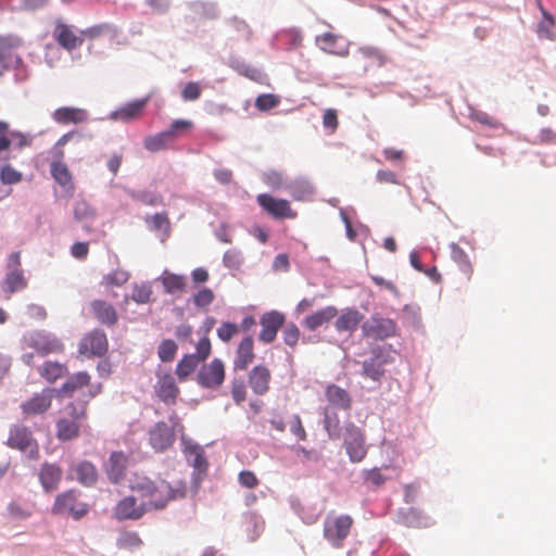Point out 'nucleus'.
Wrapping results in <instances>:
<instances>
[{"label":"nucleus","mask_w":556,"mask_h":556,"mask_svg":"<svg viewBox=\"0 0 556 556\" xmlns=\"http://www.w3.org/2000/svg\"><path fill=\"white\" fill-rule=\"evenodd\" d=\"M130 490L138 495L149 511L162 510L170 502L181 500L187 494L182 481L170 484L164 479L153 480L143 473H134L129 480Z\"/></svg>","instance_id":"obj_1"},{"label":"nucleus","mask_w":556,"mask_h":556,"mask_svg":"<svg viewBox=\"0 0 556 556\" xmlns=\"http://www.w3.org/2000/svg\"><path fill=\"white\" fill-rule=\"evenodd\" d=\"M88 419L87 402H71L55 422V435L60 441H72L80 435V428Z\"/></svg>","instance_id":"obj_2"},{"label":"nucleus","mask_w":556,"mask_h":556,"mask_svg":"<svg viewBox=\"0 0 556 556\" xmlns=\"http://www.w3.org/2000/svg\"><path fill=\"white\" fill-rule=\"evenodd\" d=\"M23 39L17 35L0 36V63L3 68H18L17 79L26 80L29 76L22 58L16 53L23 46Z\"/></svg>","instance_id":"obj_3"},{"label":"nucleus","mask_w":556,"mask_h":556,"mask_svg":"<svg viewBox=\"0 0 556 556\" xmlns=\"http://www.w3.org/2000/svg\"><path fill=\"white\" fill-rule=\"evenodd\" d=\"M51 510L54 515L71 516L78 520L88 513V505L79 501L77 491L68 490L55 497Z\"/></svg>","instance_id":"obj_4"},{"label":"nucleus","mask_w":556,"mask_h":556,"mask_svg":"<svg viewBox=\"0 0 556 556\" xmlns=\"http://www.w3.org/2000/svg\"><path fill=\"white\" fill-rule=\"evenodd\" d=\"M352 526L353 519L349 515H329L324 522V538L334 548H340L343 546V542L348 538Z\"/></svg>","instance_id":"obj_5"},{"label":"nucleus","mask_w":556,"mask_h":556,"mask_svg":"<svg viewBox=\"0 0 556 556\" xmlns=\"http://www.w3.org/2000/svg\"><path fill=\"white\" fill-rule=\"evenodd\" d=\"M7 445L21 452L28 451L35 458L39 455L37 441L34 439L31 431L23 425H13L10 428Z\"/></svg>","instance_id":"obj_6"},{"label":"nucleus","mask_w":556,"mask_h":556,"mask_svg":"<svg viewBox=\"0 0 556 556\" xmlns=\"http://www.w3.org/2000/svg\"><path fill=\"white\" fill-rule=\"evenodd\" d=\"M23 341L26 346L35 350L39 355L58 354L63 352L62 342L48 333L34 331L24 336Z\"/></svg>","instance_id":"obj_7"},{"label":"nucleus","mask_w":556,"mask_h":556,"mask_svg":"<svg viewBox=\"0 0 556 556\" xmlns=\"http://www.w3.org/2000/svg\"><path fill=\"white\" fill-rule=\"evenodd\" d=\"M225 376L224 363L219 358H214L200 368L197 375V382L202 388L216 390L224 383Z\"/></svg>","instance_id":"obj_8"},{"label":"nucleus","mask_w":556,"mask_h":556,"mask_svg":"<svg viewBox=\"0 0 556 556\" xmlns=\"http://www.w3.org/2000/svg\"><path fill=\"white\" fill-rule=\"evenodd\" d=\"M256 201L258 205L273 218L276 219H293L298 213L292 210L290 202L285 199H277L268 193H261Z\"/></svg>","instance_id":"obj_9"},{"label":"nucleus","mask_w":556,"mask_h":556,"mask_svg":"<svg viewBox=\"0 0 556 556\" xmlns=\"http://www.w3.org/2000/svg\"><path fill=\"white\" fill-rule=\"evenodd\" d=\"M344 446L353 463L362 462L367 455L364 433L354 424H349L345 428Z\"/></svg>","instance_id":"obj_10"},{"label":"nucleus","mask_w":556,"mask_h":556,"mask_svg":"<svg viewBox=\"0 0 556 556\" xmlns=\"http://www.w3.org/2000/svg\"><path fill=\"white\" fill-rule=\"evenodd\" d=\"M362 329L364 336L376 340H383L395 336L397 327L393 319L375 315L363 324Z\"/></svg>","instance_id":"obj_11"},{"label":"nucleus","mask_w":556,"mask_h":556,"mask_svg":"<svg viewBox=\"0 0 556 556\" xmlns=\"http://www.w3.org/2000/svg\"><path fill=\"white\" fill-rule=\"evenodd\" d=\"M108 348L109 342L105 332L94 329L80 340L78 352L88 357L103 356L108 352Z\"/></svg>","instance_id":"obj_12"},{"label":"nucleus","mask_w":556,"mask_h":556,"mask_svg":"<svg viewBox=\"0 0 556 556\" xmlns=\"http://www.w3.org/2000/svg\"><path fill=\"white\" fill-rule=\"evenodd\" d=\"M149 510L138 497L134 495L122 498L114 508V516L118 520H138Z\"/></svg>","instance_id":"obj_13"},{"label":"nucleus","mask_w":556,"mask_h":556,"mask_svg":"<svg viewBox=\"0 0 556 556\" xmlns=\"http://www.w3.org/2000/svg\"><path fill=\"white\" fill-rule=\"evenodd\" d=\"M149 442L155 452H164L175 442V432L165 421L156 422L149 431Z\"/></svg>","instance_id":"obj_14"},{"label":"nucleus","mask_w":556,"mask_h":556,"mask_svg":"<svg viewBox=\"0 0 556 556\" xmlns=\"http://www.w3.org/2000/svg\"><path fill=\"white\" fill-rule=\"evenodd\" d=\"M55 156L56 159L51 163V175L54 180L64 188L66 195L71 198L75 192V185L73 182L72 173L63 162L64 151H58Z\"/></svg>","instance_id":"obj_15"},{"label":"nucleus","mask_w":556,"mask_h":556,"mask_svg":"<svg viewBox=\"0 0 556 556\" xmlns=\"http://www.w3.org/2000/svg\"><path fill=\"white\" fill-rule=\"evenodd\" d=\"M54 389H43L40 393L34 394L29 400L22 403L21 408L25 416L41 415L46 413L52 404Z\"/></svg>","instance_id":"obj_16"},{"label":"nucleus","mask_w":556,"mask_h":556,"mask_svg":"<svg viewBox=\"0 0 556 556\" xmlns=\"http://www.w3.org/2000/svg\"><path fill=\"white\" fill-rule=\"evenodd\" d=\"M156 396L168 405H174L180 393L178 386L176 384L175 378L172 374H159L157 380L154 386Z\"/></svg>","instance_id":"obj_17"},{"label":"nucleus","mask_w":556,"mask_h":556,"mask_svg":"<svg viewBox=\"0 0 556 556\" xmlns=\"http://www.w3.org/2000/svg\"><path fill=\"white\" fill-rule=\"evenodd\" d=\"M261 332L258 336L260 341L270 343L276 339L278 330L285 324V315L277 311L265 313L260 320Z\"/></svg>","instance_id":"obj_18"},{"label":"nucleus","mask_w":556,"mask_h":556,"mask_svg":"<svg viewBox=\"0 0 556 556\" xmlns=\"http://www.w3.org/2000/svg\"><path fill=\"white\" fill-rule=\"evenodd\" d=\"M128 460V455L122 451L111 453L105 465V472L111 482L118 483L125 478Z\"/></svg>","instance_id":"obj_19"},{"label":"nucleus","mask_w":556,"mask_h":556,"mask_svg":"<svg viewBox=\"0 0 556 556\" xmlns=\"http://www.w3.org/2000/svg\"><path fill=\"white\" fill-rule=\"evenodd\" d=\"M53 38L64 49L71 51L80 47L84 42V38L74 33L71 26L56 22L53 29Z\"/></svg>","instance_id":"obj_20"},{"label":"nucleus","mask_w":556,"mask_h":556,"mask_svg":"<svg viewBox=\"0 0 556 556\" xmlns=\"http://www.w3.org/2000/svg\"><path fill=\"white\" fill-rule=\"evenodd\" d=\"M249 384L257 395H264L269 390L271 374L267 366L256 365L249 372Z\"/></svg>","instance_id":"obj_21"},{"label":"nucleus","mask_w":556,"mask_h":556,"mask_svg":"<svg viewBox=\"0 0 556 556\" xmlns=\"http://www.w3.org/2000/svg\"><path fill=\"white\" fill-rule=\"evenodd\" d=\"M90 311L94 318L104 326L111 327L117 324L118 315L116 308L104 300L91 301Z\"/></svg>","instance_id":"obj_22"},{"label":"nucleus","mask_w":556,"mask_h":556,"mask_svg":"<svg viewBox=\"0 0 556 556\" xmlns=\"http://www.w3.org/2000/svg\"><path fill=\"white\" fill-rule=\"evenodd\" d=\"M52 118L61 125L81 124L88 121L89 114L85 109L61 106L52 113Z\"/></svg>","instance_id":"obj_23"},{"label":"nucleus","mask_w":556,"mask_h":556,"mask_svg":"<svg viewBox=\"0 0 556 556\" xmlns=\"http://www.w3.org/2000/svg\"><path fill=\"white\" fill-rule=\"evenodd\" d=\"M253 345V339L250 336L244 337L240 341L236 350V356L233 359V370H245L249 367V365L253 362V359L255 358Z\"/></svg>","instance_id":"obj_24"},{"label":"nucleus","mask_w":556,"mask_h":556,"mask_svg":"<svg viewBox=\"0 0 556 556\" xmlns=\"http://www.w3.org/2000/svg\"><path fill=\"white\" fill-rule=\"evenodd\" d=\"M62 469L55 464L45 463L39 471V481L46 492H52L59 488L62 480Z\"/></svg>","instance_id":"obj_25"},{"label":"nucleus","mask_w":556,"mask_h":556,"mask_svg":"<svg viewBox=\"0 0 556 556\" xmlns=\"http://www.w3.org/2000/svg\"><path fill=\"white\" fill-rule=\"evenodd\" d=\"M337 315L338 309L334 306H326L306 316L302 325L306 329L314 331L317 328L329 324Z\"/></svg>","instance_id":"obj_26"},{"label":"nucleus","mask_w":556,"mask_h":556,"mask_svg":"<svg viewBox=\"0 0 556 556\" xmlns=\"http://www.w3.org/2000/svg\"><path fill=\"white\" fill-rule=\"evenodd\" d=\"M27 283L24 270H8L1 282V289L5 298L10 299L13 293L24 290Z\"/></svg>","instance_id":"obj_27"},{"label":"nucleus","mask_w":556,"mask_h":556,"mask_svg":"<svg viewBox=\"0 0 556 556\" xmlns=\"http://www.w3.org/2000/svg\"><path fill=\"white\" fill-rule=\"evenodd\" d=\"M363 314L355 308H348L337 318L336 329L339 332H354L361 321L363 320Z\"/></svg>","instance_id":"obj_28"},{"label":"nucleus","mask_w":556,"mask_h":556,"mask_svg":"<svg viewBox=\"0 0 556 556\" xmlns=\"http://www.w3.org/2000/svg\"><path fill=\"white\" fill-rule=\"evenodd\" d=\"M72 471L75 479L83 485L91 486L98 480V470L96 466L88 460L77 463L73 466Z\"/></svg>","instance_id":"obj_29"},{"label":"nucleus","mask_w":556,"mask_h":556,"mask_svg":"<svg viewBox=\"0 0 556 556\" xmlns=\"http://www.w3.org/2000/svg\"><path fill=\"white\" fill-rule=\"evenodd\" d=\"M184 453L199 475L206 472L208 463L200 445L188 442L185 444Z\"/></svg>","instance_id":"obj_30"},{"label":"nucleus","mask_w":556,"mask_h":556,"mask_svg":"<svg viewBox=\"0 0 556 556\" xmlns=\"http://www.w3.org/2000/svg\"><path fill=\"white\" fill-rule=\"evenodd\" d=\"M149 101L150 97H146L143 99L126 103L114 113V117L123 122H128L139 116Z\"/></svg>","instance_id":"obj_31"},{"label":"nucleus","mask_w":556,"mask_h":556,"mask_svg":"<svg viewBox=\"0 0 556 556\" xmlns=\"http://www.w3.org/2000/svg\"><path fill=\"white\" fill-rule=\"evenodd\" d=\"M451 257L457 264L458 269L469 281L473 275V265L470 262L467 253L456 243L450 244Z\"/></svg>","instance_id":"obj_32"},{"label":"nucleus","mask_w":556,"mask_h":556,"mask_svg":"<svg viewBox=\"0 0 556 556\" xmlns=\"http://www.w3.org/2000/svg\"><path fill=\"white\" fill-rule=\"evenodd\" d=\"M91 377L87 371H79L71 377L62 384L60 392L65 396H72L77 390L88 387Z\"/></svg>","instance_id":"obj_33"},{"label":"nucleus","mask_w":556,"mask_h":556,"mask_svg":"<svg viewBox=\"0 0 556 556\" xmlns=\"http://www.w3.org/2000/svg\"><path fill=\"white\" fill-rule=\"evenodd\" d=\"M73 215L76 222L87 224L97 217L96 208L85 199H77L73 204Z\"/></svg>","instance_id":"obj_34"},{"label":"nucleus","mask_w":556,"mask_h":556,"mask_svg":"<svg viewBox=\"0 0 556 556\" xmlns=\"http://www.w3.org/2000/svg\"><path fill=\"white\" fill-rule=\"evenodd\" d=\"M326 397L328 402L341 409L351 408V397L344 389L336 384H330L326 388Z\"/></svg>","instance_id":"obj_35"},{"label":"nucleus","mask_w":556,"mask_h":556,"mask_svg":"<svg viewBox=\"0 0 556 556\" xmlns=\"http://www.w3.org/2000/svg\"><path fill=\"white\" fill-rule=\"evenodd\" d=\"M340 40H342L341 37L331 33H325L317 37V42L321 50L331 54L345 55L348 54V49L345 47H338Z\"/></svg>","instance_id":"obj_36"},{"label":"nucleus","mask_w":556,"mask_h":556,"mask_svg":"<svg viewBox=\"0 0 556 556\" xmlns=\"http://www.w3.org/2000/svg\"><path fill=\"white\" fill-rule=\"evenodd\" d=\"M174 142L167 135V132L161 131L151 136H148L143 140V147L150 152H159L169 148Z\"/></svg>","instance_id":"obj_37"},{"label":"nucleus","mask_w":556,"mask_h":556,"mask_svg":"<svg viewBox=\"0 0 556 556\" xmlns=\"http://www.w3.org/2000/svg\"><path fill=\"white\" fill-rule=\"evenodd\" d=\"M383 365L384 361L381 355L375 354L370 359L363 363V374L364 376L378 381L383 376Z\"/></svg>","instance_id":"obj_38"},{"label":"nucleus","mask_w":556,"mask_h":556,"mask_svg":"<svg viewBox=\"0 0 556 556\" xmlns=\"http://www.w3.org/2000/svg\"><path fill=\"white\" fill-rule=\"evenodd\" d=\"M200 362L195 359L194 355L186 354L178 362L175 374L177 375L179 381H186L191 374L194 372Z\"/></svg>","instance_id":"obj_39"},{"label":"nucleus","mask_w":556,"mask_h":556,"mask_svg":"<svg viewBox=\"0 0 556 556\" xmlns=\"http://www.w3.org/2000/svg\"><path fill=\"white\" fill-rule=\"evenodd\" d=\"M39 375L49 382H54L66 372V367L56 362H46L38 368Z\"/></svg>","instance_id":"obj_40"},{"label":"nucleus","mask_w":556,"mask_h":556,"mask_svg":"<svg viewBox=\"0 0 556 556\" xmlns=\"http://www.w3.org/2000/svg\"><path fill=\"white\" fill-rule=\"evenodd\" d=\"M289 192L295 201H306L314 194V187L307 181H294L289 186Z\"/></svg>","instance_id":"obj_41"},{"label":"nucleus","mask_w":556,"mask_h":556,"mask_svg":"<svg viewBox=\"0 0 556 556\" xmlns=\"http://www.w3.org/2000/svg\"><path fill=\"white\" fill-rule=\"evenodd\" d=\"M142 541L135 531H122L116 540V545L121 549L134 551L141 546Z\"/></svg>","instance_id":"obj_42"},{"label":"nucleus","mask_w":556,"mask_h":556,"mask_svg":"<svg viewBox=\"0 0 556 556\" xmlns=\"http://www.w3.org/2000/svg\"><path fill=\"white\" fill-rule=\"evenodd\" d=\"M162 283L167 293H175L185 290L186 278L182 275L165 273L162 277Z\"/></svg>","instance_id":"obj_43"},{"label":"nucleus","mask_w":556,"mask_h":556,"mask_svg":"<svg viewBox=\"0 0 556 556\" xmlns=\"http://www.w3.org/2000/svg\"><path fill=\"white\" fill-rule=\"evenodd\" d=\"M193 128V123L189 119H176L165 130L173 142Z\"/></svg>","instance_id":"obj_44"},{"label":"nucleus","mask_w":556,"mask_h":556,"mask_svg":"<svg viewBox=\"0 0 556 556\" xmlns=\"http://www.w3.org/2000/svg\"><path fill=\"white\" fill-rule=\"evenodd\" d=\"M81 37H87L90 39L98 38L103 35H110L111 37H116L118 35V29L110 24H100L87 29L81 30Z\"/></svg>","instance_id":"obj_45"},{"label":"nucleus","mask_w":556,"mask_h":556,"mask_svg":"<svg viewBox=\"0 0 556 556\" xmlns=\"http://www.w3.org/2000/svg\"><path fill=\"white\" fill-rule=\"evenodd\" d=\"M146 220L154 231H162L164 236H168L170 223L166 213H156Z\"/></svg>","instance_id":"obj_46"},{"label":"nucleus","mask_w":556,"mask_h":556,"mask_svg":"<svg viewBox=\"0 0 556 556\" xmlns=\"http://www.w3.org/2000/svg\"><path fill=\"white\" fill-rule=\"evenodd\" d=\"M129 277H130V275L128 271H126L124 269H119V268L114 269L111 273H109L108 275L103 276L102 285H104L106 287H109V286L121 287L128 281Z\"/></svg>","instance_id":"obj_47"},{"label":"nucleus","mask_w":556,"mask_h":556,"mask_svg":"<svg viewBox=\"0 0 556 556\" xmlns=\"http://www.w3.org/2000/svg\"><path fill=\"white\" fill-rule=\"evenodd\" d=\"M324 424L330 439H338L340 437V419L336 413L330 414L326 408Z\"/></svg>","instance_id":"obj_48"},{"label":"nucleus","mask_w":556,"mask_h":556,"mask_svg":"<svg viewBox=\"0 0 556 556\" xmlns=\"http://www.w3.org/2000/svg\"><path fill=\"white\" fill-rule=\"evenodd\" d=\"M230 394H231L233 402L237 405H240L242 402L245 401L248 391H247L245 382L242 378L232 379L231 384H230Z\"/></svg>","instance_id":"obj_49"},{"label":"nucleus","mask_w":556,"mask_h":556,"mask_svg":"<svg viewBox=\"0 0 556 556\" xmlns=\"http://www.w3.org/2000/svg\"><path fill=\"white\" fill-rule=\"evenodd\" d=\"M279 103V97L273 93H263L255 99V106L262 112L269 111L276 108Z\"/></svg>","instance_id":"obj_50"},{"label":"nucleus","mask_w":556,"mask_h":556,"mask_svg":"<svg viewBox=\"0 0 556 556\" xmlns=\"http://www.w3.org/2000/svg\"><path fill=\"white\" fill-rule=\"evenodd\" d=\"M177 353V344L170 340H163L157 349V355L162 362H170Z\"/></svg>","instance_id":"obj_51"},{"label":"nucleus","mask_w":556,"mask_h":556,"mask_svg":"<svg viewBox=\"0 0 556 556\" xmlns=\"http://www.w3.org/2000/svg\"><path fill=\"white\" fill-rule=\"evenodd\" d=\"M132 199L144 205L156 206L163 204V197L160 193L151 191H139L132 193Z\"/></svg>","instance_id":"obj_52"},{"label":"nucleus","mask_w":556,"mask_h":556,"mask_svg":"<svg viewBox=\"0 0 556 556\" xmlns=\"http://www.w3.org/2000/svg\"><path fill=\"white\" fill-rule=\"evenodd\" d=\"M22 178V173L13 168L11 165H4L0 169V179L4 185L18 184Z\"/></svg>","instance_id":"obj_53"},{"label":"nucleus","mask_w":556,"mask_h":556,"mask_svg":"<svg viewBox=\"0 0 556 556\" xmlns=\"http://www.w3.org/2000/svg\"><path fill=\"white\" fill-rule=\"evenodd\" d=\"M152 289L149 285L135 286L131 299L138 304H146L150 301Z\"/></svg>","instance_id":"obj_54"},{"label":"nucleus","mask_w":556,"mask_h":556,"mask_svg":"<svg viewBox=\"0 0 556 556\" xmlns=\"http://www.w3.org/2000/svg\"><path fill=\"white\" fill-rule=\"evenodd\" d=\"M214 298V293L211 289L203 288L193 295V303L195 306L204 308L212 304Z\"/></svg>","instance_id":"obj_55"},{"label":"nucleus","mask_w":556,"mask_h":556,"mask_svg":"<svg viewBox=\"0 0 556 556\" xmlns=\"http://www.w3.org/2000/svg\"><path fill=\"white\" fill-rule=\"evenodd\" d=\"M9 514L14 519H25L31 515V510L20 502H12L8 506Z\"/></svg>","instance_id":"obj_56"},{"label":"nucleus","mask_w":556,"mask_h":556,"mask_svg":"<svg viewBox=\"0 0 556 556\" xmlns=\"http://www.w3.org/2000/svg\"><path fill=\"white\" fill-rule=\"evenodd\" d=\"M239 331L237 325L232 323H222V325L217 328V336L224 342H229L233 336H236Z\"/></svg>","instance_id":"obj_57"},{"label":"nucleus","mask_w":556,"mask_h":556,"mask_svg":"<svg viewBox=\"0 0 556 556\" xmlns=\"http://www.w3.org/2000/svg\"><path fill=\"white\" fill-rule=\"evenodd\" d=\"M300 339V330L296 325L289 324L283 329V341L289 346H295Z\"/></svg>","instance_id":"obj_58"},{"label":"nucleus","mask_w":556,"mask_h":556,"mask_svg":"<svg viewBox=\"0 0 556 556\" xmlns=\"http://www.w3.org/2000/svg\"><path fill=\"white\" fill-rule=\"evenodd\" d=\"M212 345L208 337H203L198 343H197V353L193 354L195 359L201 362H204L211 354Z\"/></svg>","instance_id":"obj_59"},{"label":"nucleus","mask_w":556,"mask_h":556,"mask_svg":"<svg viewBox=\"0 0 556 556\" xmlns=\"http://www.w3.org/2000/svg\"><path fill=\"white\" fill-rule=\"evenodd\" d=\"M471 118L482 125L490 127V128L497 129V128L502 127V124L497 119H495L494 117L490 116L488 113L482 112V111L473 112L471 114Z\"/></svg>","instance_id":"obj_60"},{"label":"nucleus","mask_w":556,"mask_h":556,"mask_svg":"<svg viewBox=\"0 0 556 556\" xmlns=\"http://www.w3.org/2000/svg\"><path fill=\"white\" fill-rule=\"evenodd\" d=\"M364 479L375 486H380L386 483L388 477L381 473L379 468H372L363 472Z\"/></svg>","instance_id":"obj_61"},{"label":"nucleus","mask_w":556,"mask_h":556,"mask_svg":"<svg viewBox=\"0 0 556 556\" xmlns=\"http://www.w3.org/2000/svg\"><path fill=\"white\" fill-rule=\"evenodd\" d=\"M201 87L195 81L188 83L181 91V97L185 101L198 100L201 96Z\"/></svg>","instance_id":"obj_62"},{"label":"nucleus","mask_w":556,"mask_h":556,"mask_svg":"<svg viewBox=\"0 0 556 556\" xmlns=\"http://www.w3.org/2000/svg\"><path fill=\"white\" fill-rule=\"evenodd\" d=\"M239 483L248 489H254L258 485V479L254 472L250 470H243L238 476Z\"/></svg>","instance_id":"obj_63"},{"label":"nucleus","mask_w":556,"mask_h":556,"mask_svg":"<svg viewBox=\"0 0 556 556\" xmlns=\"http://www.w3.org/2000/svg\"><path fill=\"white\" fill-rule=\"evenodd\" d=\"M290 431L301 441H305L307 439L306 431L299 415H294L292 417L290 422Z\"/></svg>","instance_id":"obj_64"}]
</instances>
